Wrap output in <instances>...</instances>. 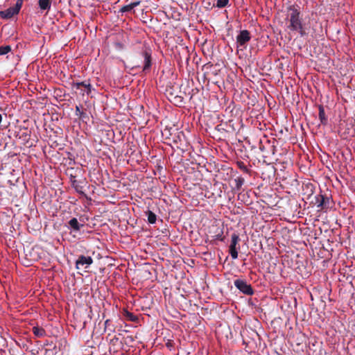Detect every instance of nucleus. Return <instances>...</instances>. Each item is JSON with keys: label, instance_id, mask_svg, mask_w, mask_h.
Segmentation results:
<instances>
[{"label": "nucleus", "instance_id": "obj_11", "mask_svg": "<svg viewBox=\"0 0 355 355\" xmlns=\"http://www.w3.org/2000/svg\"><path fill=\"white\" fill-rule=\"evenodd\" d=\"M84 181L81 180H74L73 181V188L76 190V191L81 195H85L83 191V184Z\"/></svg>", "mask_w": 355, "mask_h": 355}, {"label": "nucleus", "instance_id": "obj_12", "mask_svg": "<svg viewBox=\"0 0 355 355\" xmlns=\"http://www.w3.org/2000/svg\"><path fill=\"white\" fill-rule=\"evenodd\" d=\"M319 119L322 124L325 125L327 123V118L325 114L324 109L322 105H319Z\"/></svg>", "mask_w": 355, "mask_h": 355}, {"label": "nucleus", "instance_id": "obj_17", "mask_svg": "<svg viewBox=\"0 0 355 355\" xmlns=\"http://www.w3.org/2000/svg\"><path fill=\"white\" fill-rule=\"evenodd\" d=\"M11 51L9 45L0 46V55H6Z\"/></svg>", "mask_w": 355, "mask_h": 355}, {"label": "nucleus", "instance_id": "obj_9", "mask_svg": "<svg viewBox=\"0 0 355 355\" xmlns=\"http://www.w3.org/2000/svg\"><path fill=\"white\" fill-rule=\"evenodd\" d=\"M144 58V64L143 71L144 72L148 71L151 67V55L148 51H145L143 53Z\"/></svg>", "mask_w": 355, "mask_h": 355}, {"label": "nucleus", "instance_id": "obj_7", "mask_svg": "<svg viewBox=\"0 0 355 355\" xmlns=\"http://www.w3.org/2000/svg\"><path fill=\"white\" fill-rule=\"evenodd\" d=\"M329 198L322 194L318 195L315 197L317 207L320 209L328 207L329 203Z\"/></svg>", "mask_w": 355, "mask_h": 355}, {"label": "nucleus", "instance_id": "obj_22", "mask_svg": "<svg viewBox=\"0 0 355 355\" xmlns=\"http://www.w3.org/2000/svg\"><path fill=\"white\" fill-rule=\"evenodd\" d=\"M132 8H135V7L138 6L140 4V1H134L130 3Z\"/></svg>", "mask_w": 355, "mask_h": 355}, {"label": "nucleus", "instance_id": "obj_14", "mask_svg": "<svg viewBox=\"0 0 355 355\" xmlns=\"http://www.w3.org/2000/svg\"><path fill=\"white\" fill-rule=\"evenodd\" d=\"M146 214L148 217V221L150 224H154L156 222L157 216L156 215L150 210H148L146 212Z\"/></svg>", "mask_w": 355, "mask_h": 355}, {"label": "nucleus", "instance_id": "obj_6", "mask_svg": "<svg viewBox=\"0 0 355 355\" xmlns=\"http://www.w3.org/2000/svg\"><path fill=\"white\" fill-rule=\"evenodd\" d=\"M93 263V259L89 256L80 255L76 261V268L87 269Z\"/></svg>", "mask_w": 355, "mask_h": 355}, {"label": "nucleus", "instance_id": "obj_20", "mask_svg": "<svg viewBox=\"0 0 355 355\" xmlns=\"http://www.w3.org/2000/svg\"><path fill=\"white\" fill-rule=\"evenodd\" d=\"M133 8H132V6L131 4H128V5H126V6H123L121 10H120V12H130L132 10Z\"/></svg>", "mask_w": 355, "mask_h": 355}, {"label": "nucleus", "instance_id": "obj_4", "mask_svg": "<svg viewBox=\"0 0 355 355\" xmlns=\"http://www.w3.org/2000/svg\"><path fill=\"white\" fill-rule=\"evenodd\" d=\"M250 33L248 30L241 31L236 36V45L237 47H242L245 49L248 42L250 40Z\"/></svg>", "mask_w": 355, "mask_h": 355}, {"label": "nucleus", "instance_id": "obj_21", "mask_svg": "<svg viewBox=\"0 0 355 355\" xmlns=\"http://www.w3.org/2000/svg\"><path fill=\"white\" fill-rule=\"evenodd\" d=\"M76 115L82 118L84 116L85 113L80 110V107L78 105L76 106Z\"/></svg>", "mask_w": 355, "mask_h": 355}, {"label": "nucleus", "instance_id": "obj_18", "mask_svg": "<svg viewBox=\"0 0 355 355\" xmlns=\"http://www.w3.org/2000/svg\"><path fill=\"white\" fill-rule=\"evenodd\" d=\"M228 3L229 0H217L216 6L218 8H222L225 7Z\"/></svg>", "mask_w": 355, "mask_h": 355}, {"label": "nucleus", "instance_id": "obj_2", "mask_svg": "<svg viewBox=\"0 0 355 355\" xmlns=\"http://www.w3.org/2000/svg\"><path fill=\"white\" fill-rule=\"evenodd\" d=\"M24 0H17L14 6L10 7L4 10L0 11V17L2 19H10L13 16L17 15L23 5Z\"/></svg>", "mask_w": 355, "mask_h": 355}, {"label": "nucleus", "instance_id": "obj_23", "mask_svg": "<svg viewBox=\"0 0 355 355\" xmlns=\"http://www.w3.org/2000/svg\"><path fill=\"white\" fill-rule=\"evenodd\" d=\"M128 315L130 316V319L132 320V321H135V319H136V317L132 314V313H128Z\"/></svg>", "mask_w": 355, "mask_h": 355}, {"label": "nucleus", "instance_id": "obj_10", "mask_svg": "<svg viewBox=\"0 0 355 355\" xmlns=\"http://www.w3.org/2000/svg\"><path fill=\"white\" fill-rule=\"evenodd\" d=\"M38 6L41 11H46V13L51 7V0H38Z\"/></svg>", "mask_w": 355, "mask_h": 355}, {"label": "nucleus", "instance_id": "obj_24", "mask_svg": "<svg viewBox=\"0 0 355 355\" xmlns=\"http://www.w3.org/2000/svg\"><path fill=\"white\" fill-rule=\"evenodd\" d=\"M70 179H71V185H73V181L76 180V177L73 176V175H71V178Z\"/></svg>", "mask_w": 355, "mask_h": 355}, {"label": "nucleus", "instance_id": "obj_13", "mask_svg": "<svg viewBox=\"0 0 355 355\" xmlns=\"http://www.w3.org/2000/svg\"><path fill=\"white\" fill-rule=\"evenodd\" d=\"M33 332L34 335L38 338L44 336L46 334L45 330L43 328L39 327H34L33 328Z\"/></svg>", "mask_w": 355, "mask_h": 355}, {"label": "nucleus", "instance_id": "obj_5", "mask_svg": "<svg viewBox=\"0 0 355 355\" xmlns=\"http://www.w3.org/2000/svg\"><path fill=\"white\" fill-rule=\"evenodd\" d=\"M73 89H80L83 95L86 93L87 95L90 94L92 86L89 83V80H85L83 82H73L71 83Z\"/></svg>", "mask_w": 355, "mask_h": 355}, {"label": "nucleus", "instance_id": "obj_8", "mask_svg": "<svg viewBox=\"0 0 355 355\" xmlns=\"http://www.w3.org/2000/svg\"><path fill=\"white\" fill-rule=\"evenodd\" d=\"M83 226V225L80 224L76 218H72L68 222L67 227L70 229L71 232H78Z\"/></svg>", "mask_w": 355, "mask_h": 355}, {"label": "nucleus", "instance_id": "obj_15", "mask_svg": "<svg viewBox=\"0 0 355 355\" xmlns=\"http://www.w3.org/2000/svg\"><path fill=\"white\" fill-rule=\"evenodd\" d=\"M234 182L235 188L239 191L245 182V179L243 177L239 176L234 179Z\"/></svg>", "mask_w": 355, "mask_h": 355}, {"label": "nucleus", "instance_id": "obj_3", "mask_svg": "<svg viewBox=\"0 0 355 355\" xmlns=\"http://www.w3.org/2000/svg\"><path fill=\"white\" fill-rule=\"evenodd\" d=\"M234 284L237 289L245 295H252L254 293L251 285L248 284L245 280L237 279L234 280Z\"/></svg>", "mask_w": 355, "mask_h": 355}, {"label": "nucleus", "instance_id": "obj_1", "mask_svg": "<svg viewBox=\"0 0 355 355\" xmlns=\"http://www.w3.org/2000/svg\"><path fill=\"white\" fill-rule=\"evenodd\" d=\"M286 21H287V28L290 31L297 32L301 37L307 35L305 24H303L300 16V11L297 6H290L287 8Z\"/></svg>", "mask_w": 355, "mask_h": 355}, {"label": "nucleus", "instance_id": "obj_19", "mask_svg": "<svg viewBox=\"0 0 355 355\" xmlns=\"http://www.w3.org/2000/svg\"><path fill=\"white\" fill-rule=\"evenodd\" d=\"M230 253L233 259L238 258V249L237 248H230Z\"/></svg>", "mask_w": 355, "mask_h": 355}, {"label": "nucleus", "instance_id": "obj_16", "mask_svg": "<svg viewBox=\"0 0 355 355\" xmlns=\"http://www.w3.org/2000/svg\"><path fill=\"white\" fill-rule=\"evenodd\" d=\"M231 243H230V248H236V245H237V243L239 241V236L238 234H233L232 235V238H231Z\"/></svg>", "mask_w": 355, "mask_h": 355}]
</instances>
